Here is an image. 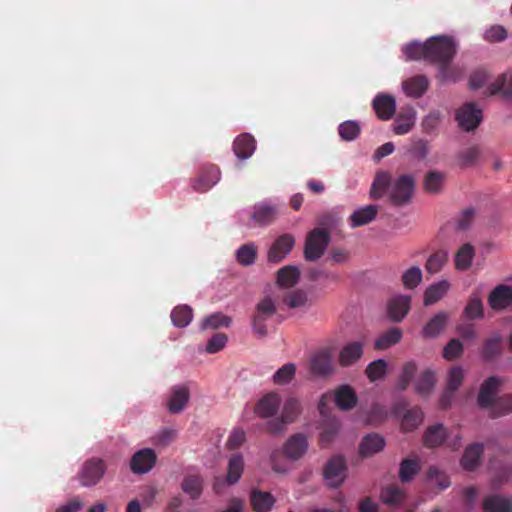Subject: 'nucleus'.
I'll list each match as a JSON object with an SVG mask.
<instances>
[{"label": "nucleus", "instance_id": "obj_1", "mask_svg": "<svg viewBox=\"0 0 512 512\" xmlns=\"http://www.w3.org/2000/svg\"><path fill=\"white\" fill-rule=\"evenodd\" d=\"M415 190V179L412 175L402 174L392 180L387 171L377 172L371 185L370 196L378 199L388 194L394 206H404L410 203Z\"/></svg>", "mask_w": 512, "mask_h": 512}, {"label": "nucleus", "instance_id": "obj_2", "mask_svg": "<svg viewBox=\"0 0 512 512\" xmlns=\"http://www.w3.org/2000/svg\"><path fill=\"white\" fill-rule=\"evenodd\" d=\"M457 53V44L452 37L439 35L428 39V62L438 66L440 81H456L457 69L451 65Z\"/></svg>", "mask_w": 512, "mask_h": 512}, {"label": "nucleus", "instance_id": "obj_3", "mask_svg": "<svg viewBox=\"0 0 512 512\" xmlns=\"http://www.w3.org/2000/svg\"><path fill=\"white\" fill-rule=\"evenodd\" d=\"M301 411V402L297 398H287L283 404L280 415L266 423L267 432L272 435L285 432L287 425L294 423L301 414Z\"/></svg>", "mask_w": 512, "mask_h": 512}, {"label": "nucleus", "instance_id": "obj_4", "mask_svg": "<svg viewBox=\"0 0 512 512\" xmlns=\"http://www.w3.org/2000/svg\"><path fill=\"white\" fill-rule=\"evenodd\" d=\"M330 242V233L323 228H315L307 235L304 256L308 261H316L324 254Z\"/></svg>", "mask_w": 512, "mask_h": 512}, {"label": "nucleus", "instance_id": "obj_5", "mask_svg": "<svg viewBox=\"0 0 512 512\" xmlns=\"http://www.w3.org/2000/svg\"><path fill=\"white\" fill-rule=\"evenodd\" d=\"M276 313V306L270 297H265L256 306V313L252 318V328L259 337L267 335L265 322Z\"/></svg>", "mask_w": 512, "mask_h": 512}, {"label": "nucleus", "instance_id": "obj_6", "mask_svg": "<svg viewBox=\"0 0 512 512\" xmlns=\"http://www.w3.org/2000/svg\"><path fill=\"white\" fill-rule=\"evenodd\" d=\"M220 170L216 165L207 164L200 167L198 175L192 180V188L198 193H205L220 180Z\"/></svg>", "mask_w": 512, "mask_h": 512}, {"label": "nucleus", "instance_id": "obj_7", "mask_svg": "<svg viewBox=\"0 0 512 512\" xmlns=\"http://www.w3.org/2000/svg\"><path fill=\"white\" fill-rule=\"evenodd\" d=\"M106 465L101 459H90L86 461L79 473V480L83 486L91 487L96 485L104 476Z\"/></svg>", "mask_w": 512, "mask_h": 512}, {"label": "nucleus", "instance_id": "obj_8", "mask_svg": "<svg viewBox=\"0 0 512 512\" xmlns=\"http://www.w3.org/2000/svg\"><path fill=\"white\" fill-rule=\"evenodd\" d=\"M323 476L330 487L340 486L346 477V462L342 456H334L324 467Z\"/></svg>", "mask_w": 512, "mask_h": 512}, {"label": "nucleus", "instance_id": "obj_9", "mask_svg": "<svg viewBox=\"0 0 512 512\" xmlns=\"http://www.w3.org/2000/svg\"><path fill=\"white\" fill-rule=\"evenodd\" d=\"M456 121L461 129L473 131L482 121V111L474 103H466L456 111Z\"/></svg>", "mask_w": 512, "mask_h": 512}, {"label": "nucleus", "instance_id": "obj_10", "mask_svg": "<svg viewBox=\"0 0 512 512\" xmlns=\"http://www.w3.org/2000/svg\"><path fill=\"white\" fill-rule=\"evenodd\" d=\"M309 370L316 377H326L334 372L332 355L328 349L315 352L309 361Z\"/></svg>", "mask_w": 512, "mask_h": 512}, {"label": "nucleus", "instance_id": "obj_11", "mask_svg": "<svg viewBox=\"0 0 512 512\" xmlns=\"http://www.w3.org/2000/svg\"><path fill=\"white\" fill-rule=\"evenodd\" d=\"M156 460L157 456L153 449H141L132 456L130 468L135 474H144L154 467Z\"/></svg>", "mask_w": 512, "mask_h": 512}, {"label": "nucleus", "instance_id": "obj_12", "mask_svg": "<svg viewBox=\"0 0 512 512\" xmlns=\"http://www.w3.org/2000/svg\"><path fill=\"white\" fill-rule=\"evenodd\" d=\"M295 239L291 234H283L279 236L271 245L267 259L270 263L281 262L292 250Z\"/></svg>", "mask_w": 512, "mask_h": 512}, {"label": "nucleus", "instance_id": "obj_13", "mask_svg": "<svg viewBox=\"0 0 512 512\" xmlns=\"http://www.w3.org/2000/svg\"><path fill=\"white\" fill-rule=\"evenodd\" d=\"M281 401V397L278 393L270 392L258 400L254 412L258 417L263 419L274 418L279 411Z\"/></svg>", "mask_w": 512, "mask_h": 512}, {"label": "nucleus", "instance_id": "obj_14", "mask_svg": "<svg viewBox=\"0 0 512 512\" xmlns=\"http://www.w3.org/2000/svg\"><path fill=\"white\" fill-rule=\"evenodd\" d=\"M411 308V297L399 294L392 297L387 303V314L391 321L401 322Z\"/></svg>", "mask_w": 512, "mask_h": 512}, {"label": "nucleus", "instance_id": "obj_15", "mask_svg": "<svg viewBox=\"0 0 512 512\" xmlns=\"http://www.w3.org/2000/svg\"><path fill=\"white\" fill-rule=\"evenodd\" d=\"M488 303L495 311L505 310L512 305V287L507 285L496 286L488 296Z\"/></svg>", "mask_w": 512, "mask_h": 512}, {"label": "nucleus", "instance_id": "obj_16", "mask_svg": "<svg viewBox=\"0 0 512 512\" xmlns=\"http://www.w3.org/2000/svg\"><path fill=\"white\" fill-rule=\"evenodd\" d=\"M372 107L381 120H390L396 111L395 98L388 94H378L372 101Z\"/></svg>", "mask_w": 512, "mask_h": 512}, {"label": "nucleus", "instance_id": "obj_17", "mask_svg": "<svg viewBox=\"0 0 512 512\" xmlns=\"http://www.w3.org/2000/svg\"><path fill=\"white\" fill-rule=\"evenodd\" d=\"M499 386L500 380L495 376H491L483 382L477 398L478 405L481 408L489 409L492 407L494 401L496 400L495 394Z\"/></svg>", "mask_w": 512, "mask_h": 512}, {"label": "nucleus", "instance_id": "obj_18", "mask_svg": "<svg viewBox=\"0 0 512 512\" xmlns=\"http://www.w3.org/2000/svg\"><path fill=\"white\" fill-rule=\"evenodd\" d=\"M190 399V392L186 385L171 388L170 397L167 400V409L172 414L180 413Z\"/></svg>", "mask_w": 512, "mask_h": 512}, {"label": "nucleus", "instance_id": "obj_19", "mask_svg": "<svg viewBox=\"0 0 512 512\" xmlns=\"http://www.w3.org/2000/svg\"><path fill=\"white\" fill-rule=\"evenodd\" d=\"M308 449V441L305 435L296 433L292 435L284 445L286 456L292 460L301 458Z\"/></svg>", "mask_w": 512, "mask_h": 512}, {"label": "nucleus", "instance_id": "obj_20", "mask_svg": "<svg viewBox=\"0 0 512 512\" xmlns=\"http://www.w3.org/2000/svg\"><path fill=\"white\" fill-rule=\"evenodd\" d=\"M484 452L483 444L473 443L466 447L461 458V466L467 471L475 470L481 463Z\"/></svg>", "mask_w": 512, "mask_h": 512}, {"label": "nucleus", "instance_id": "obj_21", "mask_svg": "<svg viewBox=\"0 0 512 512\" xmlns=\"http://www.w3.org/2000/svg\"><path fill=\"white\" fill-rule=\"evenodd\" d=\"M334 401L338 408L348 411L356 406L358 398L352 387L341 385L335 390Z\"/></svg>", "mask_w": 512, "mask_h": 512}, {"label": "nucleus", "instance_id": "obj_22", "mask_svg": "<svg viewBox=\"0 0 512 512\" xmlns=\"http://www.w3.org/2000/svg\"><path fill=\"white\" fill-rule=\"evenodd\" d=\"M255 148L256 141L254 137L248 133L239 135L233 142V151L239 159H248L251 157Z\"/></svg>", "mask_w": 512, "mask_h": 512}, {"label": "nucleus", "instance_id": "obj_23", "mask_svg": "<svg viewBox=\"0 0 512 512\" xmlns=\"http://www.w3.org/2000/svg\"><path fill=\"white\" fill-rule=\"evenodd\" d=\"M363 355V344L355 341L346 344L339 353V364L348 367L357 362Z\"/></svg>", "mask_w": 512, "mask_h": 512}, {"label": "nucleus", "instance_id": "obj_24", "mask_svg": "<svg viewBox=\"0 0 512 512\" xmlns=\"http://www.w3.org/2000/svg\"><path fill=\"white\" fill-rule=\"evenodd\" d=\"M502 349L503 338L500 334H495L484 341L480 354L484 361L490 362L501 355Z\"/></svg>", "mask_w": 512, "mask_h": 512}, {"label": "nucleus", "instance_id": "obj_25", "mask_svg": "<svg viewBox=\"0 0 512 512\" xmlns=\"http://www.w3.org/2000/svg\"><path fill=\"white\" fill-rule=\"evenodd\" d=\"M377 205H367L355 210L349 217L351 227H360L371 223L378 214Z\"/></svg>", "mask_w": 512, "mask_h": 512}, {"label": "nucleus", "instance_id": "obj_26", "mask_svg": "<svg viewBox=\"0 0 512 512\" xmlns=\"http://www.w3.org/2000/svg\"><path fill=\"white\" fill-rule=\"evenodd\" d=\"M450 289L447 280H441L428 286L424 292V305L430 306L441 300Z\"/></svg>", "mask_w": 512, "mask_h": 512}, {"label": "nucleus", "instance_id": "obj_27", "mask_svg": "<svg viewBox=\"0 0 512 512\" xmlns=\"http://www.w3.org/2000/svg\"><path fill=\"white\" fill-rule=\"evenodd\" d=\"M429 81L424 75L414 76L403 82L405 93L413 98H420L428 89Z\"/></svg>", "mask_w": 512, "mask_h": 512}, {"label": "nucleus", "instance_id": "obj_28", "mask_svg": "<svg viewBox=\"0 0 512 512\" xmlns=\"http://www.w3.org/2000/svg\"><path fill=\"white\" fill-rule=\"evenodd\" d=\"M415 116L413 108L400 112L393 123V132L397 135L407 134L415 124Z\"/></svg>", "mask_w": 512, "mask_h": 512}, {"label": "nucleus", "instance_id": "obj_29", "mask_svg": "<svg viewBox=\"0 0 512 512\" xmlns=\"http://www.w3.org/2000/svg\"><path fill=\"white\" fill-rule=\"evenodd\" d=\"M384 446L385 440L382 436L376 433L368 434L360 444V454L369 457L383 450Z\"/></svg>", "mask_w": 512, "mask_h": 512}, {"label": "nucleus", "instance_id": "obj_30", "mask_svg": "<svg viewBox=\"0 0 512 512\" xmlns=\"http://www.w3.org/2000/svg\"><path fill=\"white\" fill-rule=\"evenodd\" d=\"M406 498L405 492L397 485L390 484L382 488L381 501L389 506L397 507L403 504Z\"/></svg>", "mask_w": 512, "mask_h": 512}, {"label": "nucleus", "instance_id": "obj_31", "mask_svg": "<svg viewBox=\"0 0 512 512\" xmlns=\"http://www.w3.org/2000/svg\"><path fill=\"white\" fill-rule=\"evenodd\" d=\"M251 505L255 512H269L275 503V499L270 492L252 490Z\"/></svg>", "mask_w": 512, "mask_h": 512}, {"label": "nucleus", "instance_id": "obj_32", "mask_svg": "<svg viewBox=\"0 0 512 512\" xmlns=\"http://www.w3.org/2000/svg\"><path fill=\"white\" fill-rule=\"evenodd\" d=\"M204 480L199 474H190L184 477L181 488L191 499H198L203 492Z\"/></svg>", "mask_w": 512, "mask_h": 512}, {"label": "nucleus", "instance_id": "obj_33", "mask_svg": "<svg viewBox=\"0 0 512 512\" xmlns=\"http://www.w3.org/2000/svg\"><path fill=\"white\" fill-rule=\"evenodd\" d=\"M512 509V501L500 495H489L483 501L484 512H509Z\"/></svg>", "mask_w": 512, "mask_h": 512}, {"label": "nucleus", "instance_id": "obj_34", "mask_svg": "<svg viewBox=\"0 0 512 512\" xmlns=\"http://www.w3.org/2000/svg\"><path fill=\"white\" fill-rule=\"evenodd\" d=\"M448 320L446 312H439L423 327L422 335L425 338H434L445 328Z\"/></svg>", "mask_w": 512, "mask_h": 512}, {"label": "nucleus", "instance_id": "obj_35", "mask_svg": "<svg viewBox=\"0 0 512 512\" xmlns=\"http://www.w3.org/2000/svg\"><path fill=\"white\" fill-rule=\"evenodd\" d=\"M340 423L335 417L325 419L322 424V431L319 437V444L321 447H327L338 434Z\"/></svg>", "mask_w": 512, "mask_h": 512}, {"label": "nucleus", "instance_id": "obj_36", "mask_svg": "<svg viewBox=\"0 0 512 512\" xmlns=\"http://www.w3.org/2000/svg\"><path fill=\"white\" fill-rule=\"evenodd\" d=\"M488 94H503L505 97L512 96V73H504L488 86Z\"/></svg>", "mask_w": 512, "mask_h": 512}, {"label": "nucleus", "instance_id": "obj_37", "mask_svg": "<svg viewBox=\"0 0 512 512\" xmlns=\"http://www.w3.org/2000/svg\"><path fill=\"white\" fill-rule=\"evenodd\" d=\"M446 174L441 171H429L424 178L423 187L428 193L438 194L442 191Z\"/></svg>", "mask_w": 512, "mask_h": 512}, {"label": "nucleus", "instance_id": "obj_38", "mask_svg": "<svg viewBox=\"0 0 512 512\" xmlns=\"http://www.w3.org/2000/svg\"><path fill=\"white\" fill-rule=\"evenodd\" d=\"M300 271L296 266H284L277 272V284L280 287L290 288L298 283Z\"/></svg>", "mask_w": 512, "mask_h": 512}, {"label": "nucleus", "instance_id": "obj_39", "mask_svg": "<svg viewBox=\"0 0 512 512\" xmlns=\"http://www.w3.org/2000/svg\"><path fill=\"white\" fill-rule=\"evenodd\" d=\"M402 331L397 327L390 328L388 331L381 334L374 343L376 350H385L397 344L402 339Z\"/></svg>", "mask_w": 512, "mask_h": 512}, {"label": "nucleus", "instance_id": "obj_40", "mask_svg": "<svg viewBox=\"0 0 512 512\" xmlns=\"http://www.w3.org/2000/svg\"><path fill=\"white\" fill-rule=\"evenodd\" d=\"M244 470V460L241 454H233L228 462V472L226 481L229 485L238 482Z\"/></svg>", "mask_w": 512, "mask_h": 512}, {"label": "nucleus", "instance_id": "obj_41", "mask_svg": "<svg viewBox=\"0 0 512 512\" xmlns=\"http://www.w3.org/2000/svg\"><path fill=\"white\" fill-rule=\"evenodd\" d=\"M447 437L446 429L443 425L437 424L429 427L424 434V444L427 447L440 446Z\"/></svg>", "mask_w": 512, "mask_h": 512}, {"label": "nucleus", "instance_id": "obj_42", "mask_svg": "<svg viewBox=\"0 0 512 512\" xmlns=\"http://www.w3.org/2000/svg\"><path fill=\"white\" fill-rule=\"evenodd\" d=\"M407 60H425L428 62V40L424 43L412 42L403 48Z\"/></svg>", "mask_w": 512, "mask_h": 512}, {"label": "nucleus", "instance_id": "obj_43", "mask_svg": "<svg viewBox=\"0 0 512 512\" xmlns=\"http://www.w3.org/2000/svg\"><path fill=\"white\" fill-rule=\"evenodd\" d=\"M193 318L192 308L188 305H179L171 312V320L176 327L183 328L190 324Z\"/></svg>", "mask_w": 512, "mask_h": 512}, {"label": "nucleus", "instance_id": "obj_44", "mask_svg": "<svg viewBox=\"0 0 512 512\" xmlns=\"http://www.w3.org/2000/svg\"><path fill=\"white\" fill-rule=\"evenodd\" d=\"M423 420V412L419 407L408 409L403 415L401 427L405 432L416 429Z\"/></svg>", "mask_w": 512, "mask_h": 512}, {"label": "nucleus", "instance_id": "obj_45", "mask_svg": "<svg viewBox=\"0 0 512 512\" xmlns=\"http://www.w3.org/2000/svg\"><path fill=\"white\" fill-rule=\"evenodd\" d=\"M474 247L467 243L460 247L455 255V267L458 270H467L474 257Z\"/></svg>", "mask_w": 512, "mask_h": 512}, {"label": "nucleus", "instance_id": "obj_46", "mask_svg": "<svg viewBox=\"0 0 512 512\" xmlns=\"http://www.w3.org/2000/svg\"><path fill=\"white\" fill-rule=\"evenodd\" d=\"M436 383L435 375L432 371L426 370L419 376L416 382V392L423 396L427 397L432 392Z\"/></svg>", "mask_w": 512, "mask_h": 512}, {"label": "nucleus", "instance_id": "obj_47", "mask_svg": "<svg viewBox=\"0 0 512 512\" xmlns=\"http://www.w3.org/2000/svg\"><path fill=\"white\" fill-rule=\"evenodd\" d=\"M420 464L417 459H404L399 467V479L403 483L410 482L419 472Z\"/></svg>", "mask_w": 512, "mask_h": 512}, {"label": "nucleus", "instance_id": "obj_48", "mask_svg": "<svg viewBox=\"0 0 512 512\" xmlns=\"http://www.w3.org/2000/svg\"><path fill=\"white\" fill-rule=\"evenodd\" d=\"M231 322L232 320L229 316H226L221 312H216L205 317L200 324V328L202 330H207L217 329L222 326L229 327Z\"/></svg>", "mask_w": 512, "mask_h": 512}, {"label": "nucleus", "instance_id": "obj_49", "mask_svg": "<svg viewBox=\"0 0 512 512\" xmlns=\"http://www.w3.org/2000/svg\"><path fill=\"white\" fill-rule=\"evenodd\" d=\"M257 247L253 243L240 246L236 251L237 262L242 266H250L255 263Z\"/></svg>", "mask_w": 512, "mask_h": 512}, {"label": "nucleus", "instance_id": "obj_50", "mask_svg": "<svg viewBox=\"0 0 512 512\" xmlns=\"http://www.w3.org/2000/svg\"><path fill=\"white\" fill-rule=\"evenodd\" d=\"M481 156V149L478 145H472L458 153V161L461 167H470L477 163Z\"/></svg>", "mask_w": 512, "mask_h": 512}, {"label": "nucleus", "instance_id": "obj_51", "mask_svg": "<svg viewBox=\"0 0 512 512\" xmlns=\"http://www.w3.org/2000/svg\"><path fill=\"white\" fill-rule=\"evenodd\" d=\"M492 417H499L512 412V394L498 397L489 408Z\"/></svg>", "mask_w": 512, "mask_h": 512}, {"label": "nucleus", "instance_id": "obj_52", "mask_svg": "<svg viewBox=\"0 0 512 512\" xmlns=\"http://www.w3.org/2000/svg\"><path fill=\"white\" fill-rule=\"evenodd\" d=\"M448 260V254L444 250L433 253L427 260L425 268L428 273L435 274L439 272Z\"/></svg>", "mask_w": 512, "mask_h": 512}, {"label": "nucleus", "instance_id": "obj_53", "mask_svg": "<svg viewBox=\"0 0 512 512\" xmlns=\"http://www.w3.org/2000/svg\"><path fill=\"white\" fill-rule=\"evenodd\" d=\"M422 270L418 266H412L402 275V283L406 289L416 288L422 281Z\"/></svg>", "mask_w": 512, "mask_h": 512}, {"label": "nucleus", "instance_id": "obj_54", "mask_svg": "<svg viewBox=\"0 0 512 512\" xmlns=\"http://www.w3.org/2000/svg\"><path fill=\"white\" fill-rule=\"evenodd\" d=\"M276 216L275 208L268 205L255 207L252 218L260 225L270 224Z\"/></svg>", "mask_w": 512, "mask_h": 512}, {"label": "nucleus", "instance_id": "obj_55", "mask_svg": "<svg viewBox=\"0 0 512 512\" xmlns=\"http://www.w3.org/2000/svg\"><path fill=\"white\" fill-rule=\"evenodd\" d=\"M296 372V366L293 363H287L279 368L273 375V382L276 385H285L291 382Z\"/></svg>", "mask_w": 512, "mask_h": 512}, {"label": "nucleus", "instance_id": "obj_56", "mask_svg": "<svg viewBox=\"0 0 512 512\" xmlns=\"http://www.w3.org/2000/svg\"><path fill=\"white\" fill-rule=\"evenodd\" d=\"M386 369L387 364L385 360L378 359L366 367L365 374L371 382H375L386 374Z\"/></svg>", "mask_w": 512, "mask_h": 512}, {"label": "nucleus", "instance_id": "obj_57", "mask_svg": "<svg viewBox=\"0 0 512 512\" xmlns=\"http://www.w3.org/2000/svg\"><path fill=\"white\" fill-rule=\"evenodd\" d=\"M338 132L345 141L356 139L360 133V126L355 121H346L339 125Z\"/></svg>", "mask_w": 512, "mask_h": 512}, {"label": "nucleus", "instance_id": "obj_58", "mask_svg": "<svg viewBox=\"0 0 512 512\" xmlns=\"http://www.w3.org/2000/svg\"><path fill=\"white\" fill-rule=\"evenodd\" d=\"M283 301L289 308L295 309L304 307L308 301V297L303 290H295L288 293Z\"/></svg>", "mask_w": 512, "mask_h": 512}, {"label": "nucleus", "instance_id": "obj_59", "mask_svg": "<svg viewBox=\"0 0 512 512\" xmlns=\"http://www.w3.org/2000/svg\"><path fill=\"white\" fill-rule=\"evenodd\" d=\"M464 315L469 319H481L484 315L481 299L478 297L470 298L464 309Z\"/></svg>", "mask_w": 512, "mask_h": 512}, {"label": "nucleus", "instance_id": "obj_60", "mask_svg": "<svg viewBox=\"0 0 512 512\" xmlns=\"http://www.w3.org/2000/svg\"><path fill=\"white\" fill-rule=\"evenodd\" d=\"M463 353V345L459 339H451L443 349V357L447 360H455Z\"/></svg>", "mask_w": 512, "mask_h": 512}, {"label": "nucleus", "instance_id": "obj_61", "mask_svg": "<svg viewBox=\"0 0 512 512\" xmlns=\"http://www.w3.org/2000/svg\"><path fill=\"white\" fill-rule=\"evenodd\" d=\"M442 115L439 111H432L422 120L423 131L427 134L435 132L440 125Z\"/></svg>", "mask_w": 512, "mask_h": 512}, {"label": "nucleus", "instance_id": "obj_62", "mask_svg": "<svg viewBox=\"0 0 512 512\" xmlns=\"http://www.w3.org/2000/svg\"><path fill=\"white\" fill-rule=\"evenodd\" d=\"M464 379V370L460 366H454L450 369L447 377V386L451 390L457 391Z\"/></svg>", "mask_w": 512, "mask_h": 512}, {"label": "nucleus", "instance_id": "obj_63", "mask_svg": "<svg viewBox=\"0 0 512 512\" xmlns=\"http://www.w3.org/2000/svg\"><path fill=\"white\" fill-rule=\"evenodd\" d=\"M417 370V366L414 362H408L404 365L402 369V373L400 375L398 381V388L400 390H406L410 381L412 380L415 372Z\"/></svg>", "mask_w": 512, "mask_h": 512}, {"label": "nucleus", "instance_id": "obj_64", "mask_svg": "<svg viewBox=\"0 0 512 512\" xmlns=\"http://www.w3.org/2000/svg\"><path fill=\"white\" fill-rule=\"evenodd\" d=\"M228 341V337L224 333H216L212 336V338L208 341L206 346V351L208 353L214 354L221 351Z\"/></svg>", "mask_w": 512, "mask_h": 512}]
</instances>
